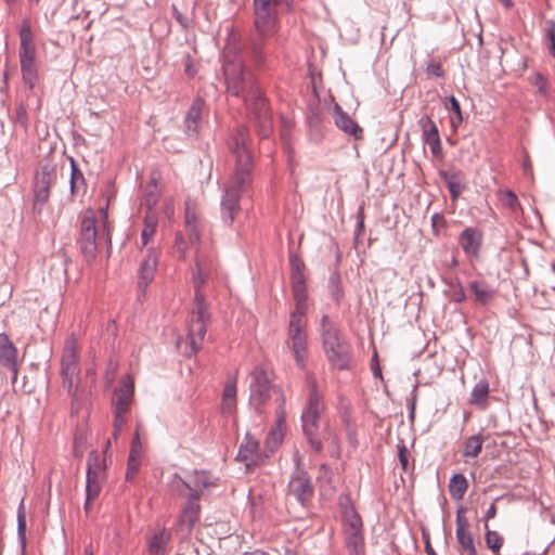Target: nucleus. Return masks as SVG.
Returning a JSON list of instances; mask_svg holds the SVG:
<instances>
[{
  "label": "nucleus",
  "mask_w": 555,
  "mask_h": 555,
  "mask_svg": "<svg viewBox=\"0 0 555 555\" xmlns=\"http://www.w3.org/2000/svg\"><path fill=\"white\" fill-rule=\"evenodd\" d=\"M157 264L158 256L156 251L152 248L147 249L146 255L139 267V288L145 291L146 287L152 283L157 270Z\"/></svg>",
  "instance_id": "obj_18"
},
{
  "label": "nucleus",
  "mask_w": 555,
  "mask_h": 555,
  "mask_svg": "<svg viewBox=\"0 0 555 555\" xmlns=\"http://www.w3.org/2000/svg\"><path fill=\"white\" fill-rule=\"evenodd\" d=\"M236 460L244 463L247 469L251 466H258L263 462L259 442L249 434L245 436L244 442L238 449Z\"/></svg>",
  "instance_id": "obj_16"
},
{
  "label": "nucleus",
  "mask_w": 555,
  "mask_h": 555,
  "mask_svg": "<svg viewBox=\"0 0 555 555\" xmlns=\"http://www.w3.org/2000/svg\"><path fill=\"white\" fill-rule=\"evenodd\" d=\"M171 12H172V16L175 17L177 23L183 29H189L193 25L194 18H195V13H194L195 4L194 3H192V4L182 3L181 7L178 5L177 3H172Z\"/></svg>",
  "instance_id": "obj_24"
},
{
  "label": "nucleus",
  "mask_w": 555,
  "mask_h": 555,
  "mask_svg": "<svg viewBox=\"0 0 555 555\" xmlns=\"http://www.w3.org/2000/svg\"><path fill=\"white\" fill-rule=\"evenodd\" d=\"M160 197V190L155 185H146L143 194L142 205L147 209L146 212H153V208L158 203Z\"/></svg>",
  "instance_id": "obj_41"
},
{
  "label": "nucleus",
  "mask_w": 555,
  "mask_h": 555,
  "mask_svg": "<svg viewBox=\"0 0 555 555\" xmlns=\"http://www.w3.org/2000/svg\"><path fill=\"white\" fill-rule=\"evenodd\" d=\"M20 64L24 83L34 89L38 79L36 60L20 61Z\"/></svg>",
  "instance_id": "obj_35"
},
{
  "label": "nucleus",
  "mask_w": 555,
  "mask_h": 555,
  "mask_svg": "<svg viewBox=\"0 0 555 555\" xmlns=\"http://www.w3.org/2000/svg\"><path fill=\"white\" fill-rule=\"evenodd\" d=\"M101 491V485L98 481L86 482V496L88 501H94L98 499Z\"/></svg>",
  "instance_id": "obj_51"
},
{
  "label": "nucleus",
  "mask_w": 555,
  "mask_h": 555,
  "mask_svg": "<svg viewBox=\"0 0 555 555\" xmlns=\"http://www.w3.org/2000/svg\"><path fill=\"white\" fill-rule=\"evenodd\" d=\"M306 384L309 392L301 414L302 430L311 448L315 452H321L323 444L318 435V429L320 417L325 410V403L323 395L319 390L318 380L312 373H307Z\"/></svg>",
  "instance_id": "obj_5"
},
{
  "label": "nucleus",
  "mask_w": 555,
  "mask_h": 555,
  "mask_svg": "<svg viewBox=\"0 0 555 555\" xmlns=\"http://www.w3.org/2000/svg\"><path fill=\"white\" fill-rule=\"evenodd\" d=\"M228 147L235 160L234 172L224 186L220 211L222 221L231 225L241 211L240 201L253 182L254 154L249 128L237 126L228 139Z\"/></svg>",
  "instance_id": "obj_1"
},
{
  "label": "nucleus",
  "mask_w": 555,
  "mask_h": 555,
  "mask_svg": "<svg viewBox=\"0 0 555 555\" xmlns=\"http://www.w3.org/2000/svg\"><path fill=\"white\" fill-rule=\"evenodd\" d=\"M16 354L17 350L9 337L5 334H0V364L11 370L14 373V378L17 375Z\"/></svg>",
  "instance_id": "obj_23"
},
{
  "label": "nucleus",
  "mask_w": 555,
  "mask_h": 555,
  "mask_svg": "<svg viewBox=\"0 0 555 555\" xmlns=\"http://www.w3.org/2000/svg\"><path fill=\"white\" fill-rule=\"evenodd\" d=\"M198 223V217L195 210L191 209L188 205L185 207V225Z\"/></svg>",
  "instance_id": "obj_61"
},
{
  "label": "nucleus",
  "mask_w": 555,
  "mask_h": 555,
  "mask_svg": "<svg viewBox=\"0 0 555 555\" xmlns=\"http://www.w3.org/2000/svg\"><path fill=\"white\" fill-rule=\"evenodd\" d=\"M447 99L450 102V106H447V108L450 109L451 112H453L456 116V119L451 120V125L453 128H456L463 121L461 105H460L459 101L453 95H451Z\"/></svg>",
  "instance_id": "obj_48"
},
{
  "label": "nucleus",
  "mask_w": 555,
  "mask_h": 555,
  "mask_svg": "<svg viewBox=\"0 0 555 555\" xmlns=\"http://www.w3.org/2000/svg\"><path fill=\"white\" fill-rule=\"evenodd\" d=\"M250 376L249 402L254 406L259 408L269 400L272 383L262 365H257L250 373Z\"/></svg>",
  "instance_id": "obj_11"
},
{
  "label": "nucleus",
  "mask_w": 555,
  "mask_h": 555,
  "mask_svg": "<svg viewBox=\"0 0 555 555\" xmlns=\"http://www.w3.org/2000/svg\"><path fill=\"white\" fill-rule=\"evenodd\" d=\"M398 456L399 462L404 472L409 468V461H408V449L404 444H401L398 447Z\"/></svg>",
  "instance_id": "obj_57"
},
{
  "label": "nucleus",
  "mask_w": 555,
  "mask_h": 555,
  "mask_svg": "<svg viewBox=\"0 0 555 555\" xmlns=\"http://www.w3.org/2000/svg\"><path fill=\"white\" fill-rule=\"evenodd\" d=\"M289 262L292 267V273L304 272L305 263L298 256L292 255Z\"/></svg>",
  "instance_id": "obj_59"
},
{
  "label": "nucleus",
  "mask_w": 555,
  "mask_h": 555,
  "mask_svg": "<svg viewBox=\"0 0 555 555\" xmlns=\"http://www.w3.org/2000/svg\"><path fill=\"white\" fill-rule=\"evenodd\" d=\"M450 286L452 287L451 299L459 304L464 302L466 295L461 283L456 281L455 283H450Z\"/></svg>",
  "instance_id": "obj_50"
},
{
  "label": "nucleus",
  "mask_w": 555,
  "mask_h": 555,
  "mask_svg": "<svg viewBox=\"0 0 555 555\" xmlns=\"http://www.w3.org/2000/svg\"><path fill=\"white\" fill-rule=\"evenodd\" d=\"M422 130V138L425 143H430L440 140L439 130L430 116L424 115L418 120Z\"/></svg>",
  "instance_id": "obj_32"
},
{
  "label": "nucleus",
  "mask_w": 555,
  "mask_h": 555,
  "mask_svg": "<svg viewBox=\"0 0 555 555\" xmlns=\"http://www.w3.org/2000/svg\"><path fill=\"white\" fill-rule=\"evenodd\" d=\"M69 163H70V169H72L70 170V180H69L70 193H72V195H76L80 191H82L85 193L86 192V180H85L83 173L78 168V165H77L76 160L74 159V157H72V156L69 157Z\"/></svg>",
  "instance_id": "obj_31"
},
{
  "label": "nucleus",
  "mask_w": 555,
  "mask_h": 555,
  "mask_svg": "<svg viewBox=\"0 0 555 555\" xmlns=\"http://www.w3.org/2000/svg\"><path fill=\"white\" fill-rule=\"evenodd\" d=\"M321 336L330 364L339 371L349 370L351 363L350 345L327 314H324L321 319Z\"/></svg>",
  "instance_id": "obj_6"
},
{
  "label": "nucleus",
  "mask_w": 555,
  "mask_h": 555,
  "mask_svg": "<svg viewBox=\"0 0 555 555\" xmlns=\"http://www.w3.org/2000/svg\"><path fill=\"white\" fill-rule=\"evenodd\" d=\"M250 120L261 140L269 139L273 133V118L267 98L260 88L243 99Z\"/></svg>",
  "instance_id": "obj_7"
},
{
  "label": "nucleus",
  "mask_w": 555,
  "mask_h": 555,
  "mask_svg": "<svg viewBox=\"0 0 555 555\" xmlns=\"http://www.w3.org/2000/svg\"><path fill=\"white\" fill-rule=\"evenodd\" d=\"M17 533L23 543L26 540V516L24 509V501L22 500L17 511Z\"/></svg>",
  "instance_id": "obj_47"
},
{
  "label": "nucleus",
  "mask_w": 555,
  "mask_h": 555,
  "mask_svg": "<svg viewBox=\"0 0 555 555\" xmlns=\"http://www.w3.org/2000/svg\"><path fill=\"white\" fill-rule=\"evenodd\" d=\"M157 223V216L154 212L145 214L141 232V247L146 246L151 242L156 232Z\"/></svg>",
  "instance_id": "obj_34"
},
{
  "label": "nucleus",
  "mask_w": 555,
  "mask_h": 555,
  "mask_svg": "<svg viewBox=\"0 0 555 555\" xmlns=\"http://www.w3.org/2000/svg\"><path fill=\"white\" fill-rule=\"evenodd\" d=\"M439 176L446 182L451 198L456 199L464 190L463 173L459 170H440Z\"/></svg>",
  "instance_id": "obj_25"
},
{
  "label": "nucleus",
  "mask_w": 555,
  "mask_h": 555,
  "mask_svg": "<svg viewBox=\"0 0 555 555\" xmlns=\"http://www.w3.org/2000/svg\"><path fill=\"white\" fill-rule=\"evenodd\" d=\"M521 168L526 176L532 178L533 177V169H532V163L530 159V156L527 152H524V158L521 162Z\"/></svg>",
  "instance_id": "obj_58"
},
{
  "label": "nucleus",
  "mask_w": 555,
  "mask_h": 555,
  "mask_svg": "<svg viewBox=\"0 0 555 555\" xmlns=\"http://www.w3.org/2000/svg\"><path fill=\"white\" fill-rule=\"evenodd\" d=\"M429 145L430 152L436 157L442 156V146H441V140H437L430 143H427Z\"/></svg>",
  "instance_id": "obj_64"
},
{
  "label": "nucleus",
  "mask_w": 555,
  "mask_h": 555,
  "mask_svg": "<svg viewBox=\"0 0 555 555\" xmlns=\"http://www.w3.org/2000/svg\"><path fill=\"white\" fill-rule=\"evenodd\" d=\"M286 345L291 349L297 366L305 369L308 354L307 336L287 339Z\"/></svg>",
  "instance_id": "obj_26"
},
{
  "label": "nucleus",
  "mask_w": 555,
  "mask_h": 555,
  "mask_svg": "<svg viewBox=\"0 0 555 555\" xmlns=\"http://www.w3.org/2000/svg\"><path fill=\"white\" fill-rule=\"evenodd\" d=\"M173 483L179 489L190 490V498L196 494V499L199 500L201 493L204 489L215 486V479L212 475L207 470H194L190 474L188 480H183L178 475H175Z\"/></svg>",
  "instance_id": "obj_12"
},
{
  "label": "nucleus",
  "mask_w": 555,
  "mask_h": 555,
  "mask_svg": "<svg viewBox=\"0 0 555 555\" xmlns=\"http://www.w3.org/2000/svg\"><path fill=\"white\" fill-rule=\"evenodd\" d=\"M87 469L94 474H104L105 466L96 451H91L87 459Z\"/></svg>",
  "instance_id": "obj_46"
},
{
  "label": "nucleus",
  "mask_w": 555,
  "mask_h": 555,
  "mask_svg": "<svg viewBox=\"0 0 555 555\" xmlns=\"http://www.w3.org/2000/svg\"><path fill=\"white\" fill-rule=\"evenodd\" d=\"M486 534L485 540L487 546L494 553L498 554L502 544L503 538L496 532L489 529L488 525H485Z\"/></svg>",
  "instance_id": "obj_43"
},
{
  "label": "nucleus",
  "mask_w": 555,
  "mask_h": 555,
  "mask_svg": "<svg viewBox=\"0 0 555 555\" xmlns=\"http://www.w3.org/2000/svg\"><path fill=\"white\" fill-rule=\"evenodd\" d=\"M98 229L96 217L93 209L88 208L80 216L79 234L77 238V246L85 260L92 262L96 257L98 251Z\"/></svg>",
  "instance_id": "obj_9"
},
{
  "label": "nucleus",
  "mask_w": 555,
  "mask_h": 555,
  "mask_svg": "<svg viewBox=\"0 0 555 555\" xmlns=\"http://www.w3.org/2000/svg\"><path fill=\"white\" fill-rule=\"evenodd\" d=\"M223 56L224 83L230 95L244 99L259 89L256 77L245 67L241 43L229 41Z\"/></svg>",
  "instance_id": "obj_4"
},
{
  "label": "nucleus",
  "mask_w": 555,
  "mask_h": 555,
  "mask_svg": "<svg viewBox=\"0 0 555 555\" xmlns=\"http://www.w3.org/2000/svg\"><path fill=\"white\" fill-rule=\"evenodd\" d=\"M346 545L350 555H364V539L362 531H345Z\"/></svg>",
  "instance_id": "obj_36"
},
{
  "label": "nucleus",
  "mask_w": 555,
  "mask_h": 555,
  "mask_svg": "<svg viewBox=\"0 0 555 555\" xmlns=\"http://www.w3.org/2000/svg\"><path fill=\"white\" fill-rule=\"evenodd\" d=\"M203 263L206 273L211 274V272L216 269V258L215 256L205 254L202 250H196V257H195V269L198 270V264Z\"/></svg>",
  "instance_id": "obj_45"
},
{
  "label": "nucleus",
  "mask_w": 555,
  "mask_h": 555,
  "mask_svg": "<svg viewBox=\"0 0 555 555\" xmlns=\"http://www.w3.org/2000/svg\"><path fill=\"white\" fill-rule=\"evenodd\" d=\"M483 437L481 435H474L466 439L463 449V456L475 459L482 450Z\"/></svg>",
  "instance_id": "obj_37"
},
{
  "label": "nucleus",
  "mask_w": 555,
  "mask_h": 555,
  "mask_svg": "<svg viewBox=\"0 0 555 555\" xmlns=\"http://www.w3.org/2000/svg\"><path fill=\"white\" fill-rule=\"evenodd\" d=\"M306 312L292 311L288 323L287 339L307 336Z\"/></svg>",
  "instance_id": "obj_29"
},
{
  "label": "nucleus",
  "mask_w": 555,
  "mask_h": 555,
  "mask_svg": "<svg viewBox=\"0 0 555 555\" xmlns=\"http://www.w3.org/2000/svg\"><path fill=\"white\" fill-rule=\"evenodd\" d=\"M468 289L475 295V301L483 306L488 305L495 295V291L482 281L469 282Z\"/></svg>",
  "instance_id": "obj_27"
},
{
  "label": "nucleus",
  "mask_w": 555,
  "mask_h": 555,
  "mask_svg": "<svg viewBox=\"0 0 555 555\" xmlns=\"http://www.w3.org/2000/svg\"><path fill=\"white\" fill-rule=\"evenodd\" d=\"M209 276L210 274L206 273L202 262L198 264V270L194 269L192 281L195 295L188 331L190 346L189 350L185 351V354L189 357L195 354L202 348L207 326L210 323L209 305L202 292V287L206 284Z\"/></svg>",
  "instance_id": "obj_3"
},
{
  "label": "nucleus",
  "mask_w": 555,
  "mask_h": 555,
  "mask_svg": "<svg viewBox=\"0 0 555 555\" xmlns=\"http://www.w3.org/2000/svg\"><path fill=\"white\" fill-rule=\"evenodd\" d=\"M282 0H254V27L249 33L246 50L257 69L267 65V46L279 30L278 5Z\"/></svg>",
  "instance_id": "obj_2"
},
{
  "label": "nucleus",
  "mask_w": 555,
  "mask_h": 555,
  "mask_svg": "<svg viewBox=\"0 0 555 555\" xmlns=\"http://www.w3.org/2000/svg\"><path fill=\"white\" fill-rule=\"evenodd\" d=\"M465 507L460 506L456 511V540L463 552L467 555H477L474 538L469 531V522L465 517Z\"/></svg>",
  "instance_id": "obj_14"
},
{
  "label": "nucleus",
  "mask_w": 555,
  "mask_h": 555,
  "mask_svg": "<svg viewBox=\"0 0 555 555\" xmlns=\"http://www.w3.org/2000/svg\"><path fill=\"white\" fill-rule=\"evenodd\" d=\"M459 244L468 257L477 258L482 244L481 231L477 228H466L459 236Z\"/></svg>",
  "instance_id": "obj_19"
},
{
  "label": "nucleus",
  "mask_w": 555,
  "mask_h": 555,
  "mask_svg": "<svg viewBox=\"0 0 555 555\" xmlns=\"http://www.w3.org/2000/svg\"><path fill=\"white\" fill-rule=\"evenodd\" d=\"M328 291L336 304H339L344 297V291L341 286V278L338 272H333L328 280Z\"/></svg>",
  "instance_id": "obj_42"
},
{
  "label": "nucleus",
  "mask_w": 555,
  "mask_h": 555,
  "mask_svg": "<svg viewBox=\"0 0 555 555\" xmlns=\"http://www.w3.org/2000/svg\"><path fill=\"white\" fill-rule=\"evenodd\" d=\"M345 516L347 520L345 531H362V519L353 507L346 511Z\"/></svg>",
  "instance_id": "obj_44"
},
{
  "label": "nucleus",
  "mask_w": 555,
  "mask_h": 555,
  "mask_svg": "<svg viewBox=\"0 0 555 555\" xmlns=\"http://www.w3.org/2000/svg\"><path fill=\"white\" fill-rule=\"evenodd\" d=\"M468 488V482L463 474H454L449 483V493L453 500L460 501L463 499Z\"/></svg>",
  "instance_id": "obj_33"
},
{
  "label": "nucleus",
  "mask_w": 555,
  "mask_h": 555,
  "mask_svg": "<svg viewBox=\"0 0 555 555\" xmlns=\"http://www.w3.org/2000/svg\"><path fill=\"white\" fill-rule=\"evenodd\" d=\"M534 86L538 88V91L542 94L546 91V79L541 75L537 74L534 79Z\"/></svg>",
  "instance_id": "obj_63"
},
{
  "label": "nucleus",
  "mask_w": 555,
  "mask_h": 555,
  "mask_svg": "<svg viewBox=\"0 0 555 555\" xmlns=\"http://www.w3.org/2000/svg\"><path fill=\"white\" fill-rule=\"evenodd\" d=\"M134 392V383L130 375L121 380V384L114 391L113 405L114 410L119 412H128L130 402Z\"/></svg>",
  "instance_id": "obj_20"
},
{
  "label": "nucleus",
  "mask_w": 555,
  "mask_h": 555,
  "mask_svg": "<svg viewBox=\"0 0 555 555\" xmlns=\"http://www.w3.org/2000/svg\"><path fill=\"white\" fill-rule=\"evenodd\" d=\"M20 61L36 60V44L34 41V34L31 26L27 20H25L20 28Z\"/></svg>",
  "instance_id": "obj_21"
},
{
  "label": "nucleus",
  "mask_w": 555,
  "mask_h": 555,
  "mask_svg": "<svg viewBox=\"0 0 555 555\" xmlns=\"http://www.w3.org/2000/svg\"><path fill=\"white\" fill-rule=\"evenodd\" d=\"M446 219L442 215L440 214H435L433 215L431 217V225H433V229L434 231L437 233L439 228H443L446 227Z\"/></svg>",
  "instance_id": "obj_60"
},
{
  "label": "nucleus",
  "mask_w": 555,
  "mask_h": 555,
  "mask_svg": "<svg viewBox=\"0 0 555 555\" xmlns=\"http://www.w3.org/2000/svg\"><path fill=\"white\" fill-rule=\"evenodd\" d=\"M293 296L296 302V307L293 311H307V287L306 284H293Z\"/></svg>",
  "instance_id": "obj_39"
},
{
  "label": "nucleus",
  "mask_w": 555,
  "mask_h": 555,
  "mask_svg": "<svg viewBox=\"0 0 555 555\" xmlns=\"http://www.w3.org/2000/svg\"><path fill=\"white\" fill-rule=\"evenodd\" d=\"M205 106V101L202 98H196L193 100L192 105L190 106L185 118H184V127L185 133L190 137H196L198 133V125L202 117V112Z\"/></svg>",
  "instance_id": "obj_22"
},
{
  "label": "nucleus",
  "mask_w": 555,
  "mask_h": 555,
  "mask_svg": "<svg viewBox=\"0 0 555 555\" xmlns=\"http://www.w3.org/2000/svg\"><path fill=\"white\" fill-rule=\"evenodd\" d=\"M426 72L428 75H431L435 77H442L444 75L441 63L438 61H435V60H430L427 63Z\"/></svg>",
  "instance_id": "obj_53"
},
{
  "label": "nucleus",
  "mask_w": 555,
  "mask_h": 555,
  "mask_svg": "<svg viewBox=\"0 0 555 555\" xmlns=\"http://www.w3.org/2000/svg\"><path fill=\"white\" fill-rule=\"evenodd\" d=\"M198 501L194 494L193 498H189L181 511L177 522V532L181 538L189 537L199 519L201 505Z\"/></svg>",
  "instance_id": "obj_13"
},
{
  "label": "nucleus",
  "mask_w": 555,
  "mask_h": 555,
  "mask_svg": "<svg viewBox=\"0 0 555 555\" xmlns=\"http://www.w3.org/2000/svg\"><path fill=\"white\" fill-rule=\"evenodd\" d=\"M236 375L230 377L222 393V413H231L236 406Z\"/></svg>",
  "instance_id": "obj_30"
},
{
  "label": "nucleus",
  "mask_w": 555,
  "mask_h": 555,
  "mask_svg": "<svg viewBox=\"0 0 555 555\" xmlns=\"http://www.w3.org/2000/svg\"><path fill=\"white\" fill-rule=\"evenodd\" d=\"M128 412H119L117 410H114V427H120L122 428L126 424V414Z\"/></svg>",
  "instance_id": "obj_62"
},
{
  "label": "nucleus",
  "mask_w": 555,
  "mask_h": 555,
  "mask_svg": "<svg viewBox=\"0 0 555 555\" xmlns=\"http://www.w3.org/2000/svg\"><path fill=\"white\" fill-rule=\"evenodd\" d=\"M306 312L292 311L288 323L287 339L307 336Z\"/></svg>",
  "instance_id": "obj_28"
},
{
  "label": "nucleus",
  "mask_w": 555,
  "mask_h": 555,
  "mask_svg": "<svg viewBox=\"0 0 555 555\" xmlns=\"http://www.w3.org/2000/svg\"><path fill=\"white\" fill-rule=\"evenodd\" d=\"M142 452H143V446L140 440L139 431L137 430L135 435L132 439V442H131V448H130L128 457L137 459V461H140Z\"/></svg>",
  "instance_id": "obj_49"
},
{
  "label": "nucleus",
  "mask_w": 555,
  "mask_h": 555,
  "mask_svg": "<svg viewBox=\"0 0 555 555\" xmlns=\"http://www.w3.org/2000/svg\"><path fill=\"white\" fill-rule=\"evenodd\" d=\"M56 181V166L41 163L34 179V210L40 212L50 197V189Z\"/></svg>",
  "instance_id": "obj_10"
},
{
  "label": "nucleus",
  "mask_w": 555,
  "mask_h": 555,
  "mask_svg": "<svg viewBox=\"0 0 555 555\" xmlns=\"http://www.w3.org/2000/svg\"><path fill=\"white\" fill-rule=\"evenodd\" d=\"M489 395V383L487 379L479 380L473 388L470 403L485 405Z\"/></svg>",
  "instance_id": "obj_38"
},
{
  "label": "nucleus",
  "mask_w": 555,
  "mask_h": 555,
  "mask_svg": "<svg viewBox=\"0 0 555 555\" xmlns=\"http://www.w3.org/2000/svg\"><path fill=\"white\" fill-rule=\"evenodd\" d=\"M333 118L335 125L346 134L354 140L363 139V129L337 103L333 108Z\"/></svg>",
  "instance_id": "obj_17"
},
{
  "label": "nucleus",
  "mask_w": 555,
  "mask_h": 555,
  "mask_svg": "<svg viewBox=\"0 0 555 555\" xmlns=\"http://www.w3.org/2000/svg\"><path fill=\"white\" fill-rule=\"evenodd\" d=\"M60 373L63 388L67 390V393L74 400H77L80 366L78 361V344L74 335H70L65 340Z\"/></svg>",
  "instance_id": "obj_8"
},
{
  "label": "nucleus",
  "mask_w": 555,
  "mask_h": 555,
  "mask_svg": "<svg viewBox=\"0 0 555 555\" xmlns=\"http://www.w3.org/2000/svg\"><path fill=\"white\" fill-rule=\"evenodd\" d=\"M168 540L169 533H167L165 530L155 533L149 543L151 555H160Z\"/></svg>",
  "instance_id": "obj_40"
},
{
  "label": "nucleus",
  "mask_w": 555,
  "mask_h": 555,
  "mask_svg": "<svg viewBox=\"0 0 555 555\" xmlns=\"http://www.w3.org/2000/svg\"><path fill=\"white\" fill-rule=\"evenodd\" d=\"M502 202L512 210H516L519 207V202L516 194L509 190L505 191Z\"/></svg>",
  "instance_id": "obj_52"
},
{
  "label": "nucleus",
  "mask_w": 555,
  "mask_h": 555,
  "mask_svg": "<svg viewBox=\"0 0 555 555\" xmlns=\"http://www.w3.org/2000/svg\"><path fill=\"white\" fill-rule=\"evenodd\" d=\"M544 36L547 42H555V21L546 20L544 23Z\"/></svg>",
  "instance_id": "obj_55"
},
{
  "label": "nucleus",
  "mask_w": 555,
  "mask_h": 555,
  "mask_svg": "<svg viewBox=\"0 0 555 555\" xmlns=\"http://www.w3.org/2000/svg\"><path fill=\"white\" fill-rule=\"evenodd\" d=\"M288 493L294 495L301 505H305L311 500L313 486L306 472L300 469L296 470L288 482Z\"/></svg>",
  "instance_id": "obj_15"
},
{
  "label": "nucleus",
  "mask_w": 555,
  "mask_h": 555,
  "mask_svg": "<svg viewBox=\"0 0 555 555\" xmlns=\"http://www.w3.org/2000/svg\"><path fill=\"white\" fill-rule=\"evenodd\" d=\"M139 467L140 461H137V459L128 457L126 479L132 480L137 476Z\"/></svg>",
  "instance_id": "obj_54"
},
{
  "label": "nucleus",
  "mask_w": 555,
  "mask_h": 555,
  "mask_svg": "<svg viewBox=\"0 0 555 555\" xmlns=\"http://www.w3.org/2000/svg\"><path fill=\"white\" fill-rule=\"evenodd\" d=\"M186 231L189 233V238L191 243H199L201 240V231L198 229V223L185 225Z\"/></svg>",
  "instance_id": "obj_56"
}]
</instances>
